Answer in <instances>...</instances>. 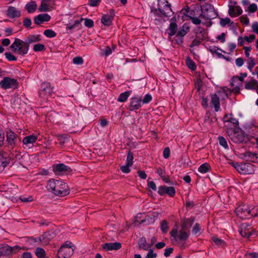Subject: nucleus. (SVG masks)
Segmentation results:
<instances>
[{
    "mask_svg": "<svg viewBox=\"0 0 258 258\" xmlns=\"http://www.w3.org/2000/svg\"><path fill=\"white\" fill-rule=\"evenodd\" d=\"M226 132L230 139L235 143H240L244 140L243 132L239 129L230 127L227 128Z\"/></svg>",
    "mask_w": 258,
    "mask_h": 258,
    "instance_id": "obj_4",
    "label": "nucleus"
},
{
    "mask_svg": "<svg viewBox=\"0 0 258 258\" xmlns=\"http://www.w3.org/2000/svg\"><path fill=\"white\" fill-rule=\"evenodd\" d=\"M83 20L84 19L83 18H81L79 20H75L73 24H71V23L68 24L66 26V29L71 30L78 27L80 24V22Z\"/></svg>",
    "mask_w": 258,
    "mask_h": 258,
    "instance_id": "obj_40",
    "label": "nucleus"
},
{
    "mask_svg": "<svg viewBox=\"0 0 258 258\" xmlns=\"http://www.w3.org/2000/svg\"><path fill=\"white\" fill-rule=\"evenodd\" d=\"M240 22L244 25H247L249 24V19L246 16H241L240 18Z\"/></svg>",
    "mask_w": 258,
    "mask_h": 258,
    "instance_id": "obj_62",
    "label": "nucleus"
},
{
    "mask_svg": "<svg viewBox=\"0 0 258 258\" xmlns=\"http://www.w3.org/2000/svg\"><path fill=\"white\" fill-rule=\"evenodd\" d=\"M160 228L163 233H166L167 232L169 227L167 221L164 220L161 222Z\"/></svg>",
    "mask_w": 258,
    "mask_h": 258,
    "instance_id": "obj_41",
    "label": "nucleus"
},
{
    "mask_svg": "<svg viewBox=\"0 0 258 258\" xmlns=\"http://www.w3.org/2000/svg\"><path fill=\"white\" fill-rule=\"evenodd\" d=\"M258 216V206L249 205V217Z\"/></svg>",
    "mask_w": 258,
    "mask_h": 258,
    "instance_id": "obj_33",
    "label": "nucleus"
},
{
    "mask_svg": "<svg viewBox=\"0 0 258 258\" xmlns=\"http://www.w3.org/2000/svg\"><path fill=\"white\" fill-rule=\"evenodd\" d=\"M246 258H258V253L249 252L247 253L245 255Z\"/></svg>",
    "mask_w": 258,
    "mask_h": 258,
    "instance_id": "obj_63",
    "label": "nucleus"
},
{
    "mask_svg": "<svg viewBox=\"0 0 258 258\" xmlns=\"http://www.w3.org/2000/svg\"><path fill=\"white\" fill-rule=\"evenodd\" d=\"M6 15L11 19L19 18L21 16V12L14 7L9 6L7 10Z\"/></svg>",
    "mask_w": 258,
    "mask_h": 258,
    "instance_id": "obj_19",
    "label": "nucleus"
},
{
    "mask_svg": "<svg viewBox=\"0 0 258 258\" xmlns=\"http://www.w3.org/2000/svg\"><path fill=\"white\" fill-rule=\"evenodd\" d=\"M25 9L29 13L35 12L37 9V5L34 1H31L25 6Z\"/></svg>",
    "mask_w": 258,
    "mask_h": 258,
    "instance_id": "obj_30",
    "label": "nucleus"
},
{
    "mask_svg": "<svg viewBox=\"0 0 258 258\" xmlns=\"http://www.w3.org/2000/svg\"><path fill=\"white\" fill-rule=\"evenodd\" d=\"M74 249L61 246L57 252L58 258H70L73 254Z\"/></svg>",
    "mask_w": 258,
    "mask_h": 258,
    "instance_id": "obj_15",
    "label": "nucleus"
},
{
    "mask_svg": "<svg viewBox=\"0 0 258 258\" xmlns=\"http://www.w3.org/2000/svg\"><path fill=\"white\" fill-rule=\"evenodd\" d=\"M134 156L131 151H129L126 158V163L128 165H132L133 164Z\"/></svg>",
    "mask_w": 258,
    "mask_h": 258,
    "instance_id": "obj_48",
    "label": "nucleus"
},
{
    "mask_svg": "<svg viewBox=\"0 0 258 258\" xmlns=\"http://www.w3.org/2000/svg\"><path fill=\"white\" fill-rule=\"evenodd\" d=\"M158 10L165 17H170L173 13L170 4L166 1H158Z\"/></svg>",
    "mask_w": 258,
    "mask_h": 258,
    "instance_id": "obj_6",
    "label": "nucleus"
},
{
    "mask_svg": "<svg viewBox=\"0 0 258 258\" xmlns=\"http://www.w3.org/2000/svg\"><path fill=\"white\" fill-rule=\"evenodd\" d=\"M71 171V168L63 163L57 164L55 165V167L53 168V171L55 174H57L64 171L70 172Z\"/></svg>",
    "mask_w": 258,
    "mask_h": 258,
    "instance_id": "obj_22",
    "label": "nucleus"
},
{
    "mask_svg": "<svg viewBox=\"0 0 258 258\" xmlns=\"http://www.w3.org/2000/svg\"><path fill=\"white\" fill-rule=\"evenodd\" d=\"M188 237L189 234L186 232V230L181 228L177 236V238L180 241H185Z\"/></svg>",
    "mask_w": 258,
    "mask_h": 258,
    "instance_id": "obj_31",
    "label": "nucleus"
},
{
    "mask_svg": "<svg viewBox=\"0 0 258 258\" xmlns=\"http://www.w3.org/2000/svg\"><path fill=\"white\" fill-rule=\"evenodd\" d=\"M104 54L106 56H108L112 53V49L109 46H106L103 49H102Z\"/></svg>",
    "mask_w": 258,
    "mask_h": 258,
    "instance_id": "obj_54",
    "label": "nucleus"
},
{
    "mask_svg": "<svg viewBox=\"0 0 258 258\" xmlns=\"http://www.w3.org/2000/svg\"><path fill=\"white\" fill-rule=\"evenodd\" d=\"M212 239V245L216 247H223L226 245L225 242L216 236H213Z\"/></svg>",
    "mask_w": 258,
    "mask_h": 258,
    "instance_id": "obj_26",
    "label": "nucleus"
},
{
    "mask_svg": "<svg viewBox=\"0 0 258 258\" xmlns=\"http://www.w3.org/2000/svg\"><path fill=\"white\" fill-rule=\"evenodd\" d=\"M55 233L52 231L45 232L43 235L39 236V240L41 241V244L47 245L49 241L54 238Z\"/></svg>",
    "mask_w": 258,
    "mask_h": 258,
    "instance_id": "obj_16",
    "label": "nucleus"
},
{
    "mask_svg": "<svg viewBox=\"0 0 258 258\" xmlns=\"http://www.w3.org/2000/svg\"><path fill=\"white\" fill-rule=\"evenodd\" d=\"M83 62V59L81 56H76L73 59V62L76 64H82Z\"/></svg>",
    "mask_w": 258,
    "mask_h": 258,
    "instance_id": "obj_50",
    "label": "nucleus"
},
{
    "mask_svg": "<svg viewBox=\"0 0 258 258\" xmlns=\"http://www.w3.org/2000/svg\"><path fill=\"white\" fill-rule=\"evenodd\" d=\"M194 220L195 219L193 217L184 219L181 222V228L185 230H188L193 224Z\"/></svg>",
    "mask_w": 258,
    "mask_h": 258,
    "instance_id": "obj_23",
    "label": "nucleus"
},
{
    "mask_svg": "<svg viewBox=\"0 0 258 258\" xmlns=\"http://www.w3.org/2000/svg\"><path fill=\"white\" fill-rule=\"evenodd\" d=\"M45 46L42 44H36L33 46V50L35 52L41 51L44 50Z\"/></svg>",
    "mask_w": 258,
    "mask_h": 258,
    "instance_id": "obj_45",
    "label": "nucleus"
},
{
    "mask_svg": "<svg viewBox=\"0 0 258 258\" xmlns=\"http://www.w3.org/2000/svg\"><path fill=\"white\" fill-rule=\"evenodd\" d=\"M236 170L242 174H252L254 173V166L249 163H236L235 166Z\"/></svg>",
    "mask_w": 258,
    "mask_h": 258,
    "instance_id": "obj_5",
    "label": "nucleus"
},
{
    "mask_svg": "<svg viewBox=\"0 0 258 258\" xmlns=\"http://www.w3.org/2000/svg\"><path fill=\"white\" fill-rule=\"evenodd\" d=\"M231 86L232 87L231 91L238 93L239 92L240 87L242 85V82L239 80L238 77H234L231 79ZM229 93L231 92L229 90Z\"/></svg>",
    "mask_w": 258,
    "mask_h": 258,
    "instance_id": "obj_18",
    "label": "nucleus"
},
{
    "mask_svg": "<svg viewBox=\"0 0 258 258\" xmlns=\"http://www.w3.org/2000/svg\"><path fill=\"white\" fill-rule=\"evenodd\" d=\"M131 166V165H128V164L126 163L125 165L121 166L120 167V170L123 173H128L131 171L129 168V167Z\"/></svg>",
    "mask_w": 258,
    "mask_h": 258,
    "instance_id": "obj_56",
    "label": "nucleus"
},
{
    "mask_svg": "<svg viewBox=\"0 0 258 258\" xmlns=\"http://www.w3.org/2000/svg\"><path fill=\"white\" fill-rule=\"evenodd\" d=\"M201 228L199 223H196L193 227L192 229V232L194 234L196 235L198 233H200Z\"/></svg>",
    "mask_w": 258,
    "mask_h": 258,
    "instance_id": "obj_53",
    "label": "nucleus"
},
{
    "mask_svg": "<svg viewBox=\"0 0 258 258\" xmlns=\"http://www.w3.org/2000/svg\"><path fill=\"white\" fill-rule=\"evenodd\" d=\"M166 186H160L158 187V193L160 196H163L166 194Z\"/></svg>",
    "mask_w": 258,
    "mask_h": 258,
    "instance_id": "obj_60",
    "label": "nucleus"
},
{
    "mask_svg": "<svg viewBox=\"0 0 258 258\" xmlns=\"http://www.w3.org/2000/svg\"><path fill=\"white\" fill-rule=\"evenodd\" d=\"M170 151L168 147H166L163 150V157L165 159H168L170 156Z\"/></svg>",
    "mask_w": 258,
    "mask_h": 258,
    "instance_id": "obj_59",
    "label": "nucleus"
},
{
    "mask_svg": "<svg viewBox=\"0 0 258 258\" xmlns=\"http://www.w3.org/2000/svg\"><path fill=\"white\" fill-rule=\"evenodd\" d=\"M17 135L13 132L11 130H9L6 132V141L8 143V147H13L16 144Z\"/></svg>",
    "mask_w": 258,
    "mask_h": 258,
    "instance_id": "obj_13",
    "label": "nucleus"
},
{
    "mask_svg": "<svg viewBox=\"0 0 258 258\" xmlns=\"http://www.w3.org/2000/svg\"><path fill=\"white\" fill-rule=\"evenodd\" d=\"M85 25L88 28H92L94 26V22L92 20L90 19H85Z\"/></svg>",
    "mask_w": 258,
    "mask_h": 258,
    "instance_id": "obj_55",
    "label": "nucleus"
},
{
    "mask_svg": "<svg viewBox=\"0 0 258 258\" xmlns=\"http://www.w3.org/2000/svg\"><path fill=\"white\" fill-rule=\"evenodd\" d=\"M147 255H148V257H149L150 258H156L157 256L156 253H154L153 250L150 248L148 250Z\"/></svg>",
    "mask_w": 258,
    "mask_h": 258,
    "instance_id": "obj_61",
    "label": "nucleus"
},
{
    "mask_svg": "<svg viewBox=\"0 0 258 258\" xmlns=\"http://www.w3.org/2000/svg\"><path fill=\"white\" fill-rule=\"evenodd\" d=\"M12 247L8 245L0 247V258H5V257L7 258L12 254Z\"/></svg>",
    "mask_w": 258,
    "mask_h": 258,
    "instance_id": "obj_21",
    "label": "nucleus"
},
{
    "mask_svg": "<svg viewBox=\"0 0 258 258\" xmlns=\"http://www.w3.org/2000/svg\"><path fill=\"white\" fill-rule=\"evenodd\" d=\"M239 233L242 236L245 237H249L255 235L253 228L246 223L241 224L239 229Z\"/></svg>",
    "mask_w": 258,
    "mask_h": 258,
    "instance_id": "obj_9",
    "label": "nucleus"
},
{
    "mask_svg": "<svg viewBox=\"0 0 258 258\" xmlns=\"http://www.w3.org/2000/svg\"><path fill=\"white\" fill-rule=\"evenodd\" d=\"M187 31H186L184 29V26H183L181 28H180V29H179V30L177 32V35L183 37L184 36H185L187 34Z\"/></svg>",
    "mask_w": 258,
    "mask_h": 258,
    "instance_id": "obj_52",
    "label": "nucleus"
},
{
    "mask_svg": "<svg viewBox=\"0 0 258 258\" xmlns=\"http://www.w3.org/2000/svg\"><path fill=\"white\" fill-rule=\"evenodd\" d=\"M27 241L30 244L34 245H39L40 243H41V241H40V240H39V237H28Z\"/></svg>",
    "mask_w": 258,
    "mask_h": 258,
    "instance_id": "obj_34",
    "label": "nucleus"
},
{
    "mask_svg": "<svg viewBox=\"0 0 258 258\" xmlns=\"http://www.w3.org/2000/svg\"><path fill=\"white\" fill-rule=\"evenodd\" d=\"M44 34L47 37L52 38L56 36V33L54 31L51 29H47L44 31Z\"/></svg>",
    "mask_w": 258,
    "mask_h": 258,
    "instance_id": "obj_47",
    "label": "nucleus"
},
{
    "mask_svg": "<svg viewBox=\"0 0 258 258\" xmlns=\"http://www.w3.org/2000/svg\"><path fill=\"white\" fill-rule=\"evenodd\" d=\"M199 1L201 2V8L202 13L200 16L205 19L209 20L210 15L209 11L210 9V4H209L208 0Z\"/></svg>",
    "mask_w": 258,
    "mask_h": 258,
    "instance_id": "obj_10",
    "label": "nucleus"
},
{
    "mask_svg": "<svg viewBox=\"0 0 258 258\" xmlns=\"http://www.w3.org/2000/svg\"><path fill=\"white\" fill-rule=\"evenodd\" d=\"M209 165L207 163L202 164L198 168V171L201 173L204 174L209 171Z\"/></svg>",
    "mask_w": 258,
    "mask_h": 258,
    "instance_id": "obj_36",
    "label": "nucleus"
},
{
    "mask_svg": "<svg viewBox=\"0 0 258 258\" xmlns=\"http://www.w3.org/2000/svg\"><path fill=\"white\" fill-rule=\"evenodd\" d=\"M248 58V59L247 62L248 64L247 68L250 71H251L252 69L255 64V60L254 58L252 57H249Z\"/></svg>",
    "mask_w": 258,
    "mask_h": 258,
    "instance_id": "obj_42",
    "label": "nucleus"
},
{
    "mask_svg": "<svg viewBox=\"0 0 258 258\" xmlns=\"http://www.w3.org/2000/svg\"><path fill=\"white\" fill-rule=\"evenodd\" d=\"M257 5L255 4H252L249 5L246 11L250 13H254L257 10Z\"/></svg>",
    "mask_w": 258,
    "mask_h": 258,
    "instance_id": "obj_57",
    "label": "nucleus"
},
{
    "mask_svg": "<svg viewBox=\"0 0 258 258\" xmlns=\"http://www.w3.org/2000/svg\"><path fill=\"white\" fill-rule=\"evenodd\" d=\"M53 92V88L51 87L49 82H44L41 84V89L39 90V94L40 97L44 95H50Z\"/></svg>",
    "mask_w": 258,
    "mask_h": 258,
    "instance_id": "obj_14",
    "label": "nucleus"
},
{
    "mask_svg": "<svg viewBox=\"0 0 258 258\" xmlns=\"http://www.w3.org/2000/svg\"><path fill=\"white\" fill-rule=\"evenodd\" d=\"M186 64L187 67L191 70L192 71H195L196 70L197 66L195 62L191 60L189 57H187L186 59Z\"/></svg>",
    "mask_w": 258,
    "mask_h": 258,
    "instance_id": "obj_39",
    "label": "nucleus"
},
{
    "mask_svg": "<svg viewBox=\"0 0 258 258\" xmlns=\"http://www.w3.org/2000/svg\"><path fill=\"white\" fill-rule=\"evenodd\" d=\"M229 89L226 87H220L211 98V108H214L215 111H220V100L227 97L229 94Z\"/></svg>",
    "mask_w": 258,
    "mask_h": 258,
    "instance_id": "obj_3",
    "label": "nucleus"
},
{
    "mask_svg": "<svg viewBox=\"0 0 258 258\" xmlns=\"http://www.w3.org/2000/svg\"><path fill=\"white\" fill-rule=\"evenodd\" d=\"M242 13V9L237 5V3L234 2L229 6L228 14L231 17H236Z\"/></svg>",
    "mask_w": 258,
    "mask_h": 258,
    "instance_id": "obj_12",
    "label": "nucleus"
},
{
    "mask_svg": "<svg viewBox=\"0 0 258 258\" xmlns=\"http://www.w3.org/2000/svg\"><path fill=\"white\" fill-rule=\"evenodd\" d=\"M251 28L254 32L258 34V23L257 22H255L252 24Z\"/></svg>",
    "mask_w": 258,
    "mask_h": 258,
    "instance_id": "obj_64",
    "label": "nucleus"
},
{
    "mask_svg": "<svg viewBox=\"0 0 258 258\" xmlns=\"http://www.w3.org/2000/svg\"><path fill=\"white\" fill-rule=\"evenodd\" d=\"M41 40L40 35H29L25 41L16 38L10 46V48L15 52L24 55L28 53L30 44L39 42Z\"/></svg>",
    "mask_w": 258,
    "mask_h": 258,
    "instance_id": "obj_1",
    "label": "nucleus"
},
{
    "mask_svg": "<svg viewBox=\"0 0 258 258\" xmlns=\"http://www.w3.org/2000/svg\"><path fill=\"white\" fill-rule=\"evenodd\" d=\"M113 19L112 15H103L101 18V22L106 26H110L112 25Z\"/></svg>",
    "mask_w": 258,
    "mask_h": 258,
    "instance_id": "obj_25",
    "label": "nucleus"
},
{
    "mask_svg": "<svg viewBox=\"0 0 258 258\" xmlns=\"http://www.w3.org/2000/svg\"><path fill=\"white\" fill-rule=\"evenodd\" d=\"M142 105L141 97L136 96L130 99L128 110L131 111L138 110L141 107Z\"/></svg>",
    "mask_w": 258,
    "mask_h": 258,
    "instance_id": "obj_11",
    "label": "nucleus"
},
{
    "mask_svg": "<svg viewBox=\"0 0 258 258\" xmlns=\"http://www.w3.org/2000/svg\"><path fill=\"white\" fill-rule=\"evenodd\" d=\"M235 213L241 219L248 218L249 217V205H242L235 209Z\"/></svg>",
    "mask_w": 258,
    "mask_h": 258,
    "instance_id": "obj_8",
    "label": "nucleus"
},
{
    "mask_svg": "<svg viewBox=\"0 0 258 258\" xmlns=\"http://www.w3.org/2000/svg\"><path fill=\"white\" fill-rule=\"evenodd\" d=\"M177 30V25L175 22H171L168 29H167L169 36L171 37L174 35Z\"/></svg>",
    "mask_w": 258,
    "mask_h": 258,
    "instance_id": "obj_29",
    "label": "nucleus"
},
{
    "mask_svg": "<svg viewBox=\"0 0 258 258\" xmlns=\"http://www.w3.org/2000/svg\"><path fill=\"white\" fill-rule=\"evenodd\" d=\"M50 18V16L48 14H40L34 17V21L36 24L40 25L44 22L49 21Z\"/></svg>",
    "mask_w": 258,
    "mask_h": 258,
    "instance_id": "obj_20",
    "label": "nucleus"
},
{
    "mask_svg": "<svg viewBox=\"0 0 258 258\" xmlns=\"http://www.w3.org/2000/svg\"><path fill=\"white\" fill-rule=\"evenodd\" d=\"M35 253L38 258H44L46 256L45 250L41 247H37Z\"/></svg>",
    "mask_w": 258,
    "mask_h": 258,
    "instance_id": "obj_37",
    "label": "nucleus"
},
{
    "mask_svg": "<svg viewBox=\"0 0 258 258\" xmlns=\"http://www.w3.org/2000/svg\"><path fill=\"white\" fill-rule=\"evenodd\" d=\"M102 247L105 251L116 250L121 247V244L119 242L105 243L102 245Z\"/></svg>",
    "mask_w": 258,
    "mask_h": 258,
    "instance_id": "obj_17",
    "label": "nucleus"
},
{
    "mask_svg": "<svg viewBox=\"0 0 258 258\" xmlns=\"http://www.w3.org/2000/svg\"><path fill=\"white\" fill-rule=\"evenodd\" d=\"M5 55L9 61H16L17 60V57L11 52H5Z\"/></svg>",
    "mask_w": 258,
    "mask_h": 258,
    "instance_id": "obj_49",
    "label": "nucleus"
},
{
    "mask_svg": "<svg viewBox=\"0 0 258 258\" xmlns=\"http://www.w3.org/2000/svg\"><path fill=\"white\" fill-rule=\"evenodd\" d=\"M37 139V137L34 135H30L26 136L23 139L22 142L24 145L29 147L30 144L34 143Z\"/></svg>",
    "mask_w": 258,
    "mask_h": 258,
    "instance_id": "obj_24",
    "label": "nucleus"
},
{
    "mask_svg": "<svg viewBox=\"0 0 258 258\" xmlns=\"http://www.w3.org/2000/svg\"><path fill=\"white\" fill-rule=\"evenodd\" d=\"M138 245L139 248L144 249L145 250H148L151 247L149 243H147L146 239L144 237L140 238L138 242Z\"/></svg>",
    "mask_w": 258,
    "mask_h": 258,
    "instance_id": "obj_28",
    "label": "nucleus"
},
{
    "mask_svg": "<svg viewBox=\"0 0 258 258\" xmlns=\"http://www.w3.org/2000/svg\"><path fill=\"white\" fill-rule=\"evenodd\" d=\"M130 95V92L128 91L122 93L119 95L117 101L120 102H124L127 99Z\"/></svg>",
    "mask_w": 258,
    "mask_h": 258,
    "instance_id": "obj_35",
    "label": "nucleus"
},
{
    "mask_svg": "<svg viewBox=\"0 0 258 258\" xmlns=\"http://www.w3.org/2000/svg\"><path fill=\"white\" fill-rule=\"evenodd\" d=\"M152 99V96L149 94H147L145 95V96L144 97L143 99L141 98V102H142V104H148L150 102H151Z\"/></svg>",
    "mask_w": 258,
    "mask_h": 258,
    "instance_id": "obj_46",
    "label": "nucleus"
},
{
    "mask_svg": "<svg viewBox=\"0 0 258 258\" xmlns=\"http://www.w3.org/2000/svg\"><path fill=\"white\" fill-rule=\"evenodd\" d=\"M18 82L16 79L10 77H5L0 82L1 87L5 89L9 88L16 89L18 88Z\"/></svg>",
    "mask_w": 258,
    "mask_h": 258,
    "instance_id": "obj_7",
    "label": "nucleus"
},
{
    "mask_svg": "<svg viewBox=\"0 0 258 258\" xmlns=\"http://www.w3.org/2000/svg\"><path fill=\"white\" fill-rule=\"evenodd\" d=\"M230 18L226 17L224 19L221 18L220 21V24L222 27H225L227 24L230 23Z\"/></svg>",
    "mask_w": 258,
    "mask_h": 258,
    "instance_id": "obj_51",
    "label": "nucleus"
},
{
    "mask_svg": "<svg viewBox=\"0 0 258 258\" xmlns=\"http://www.w3.org/2000/svg\"><path fill=\"white\" fill-rule=\"evenodd\" d=\"M47 188L49 191L59 197H64L69 194L68 185L59 180L50 179L48 181Z\"/></svg>",
    "mask_w": 258,
    "mask_h": 258,
    "instance_id": "obj_2",
    "label": "nucleus"
},
{
    "mask_svg": "<svg viewBox=\"0 0 258 258\" xmlns=\"http://www.w3.org/2000/svg\"><path fill=\"white\" fill-rule=\"evenodd\" d=\"M258 82L255 80H252L247 82L245 85V88L246 89H254L255 87L257 86Z\"/></svg>",
    "mask_w": 258,
    "mask_h": 258,
    "instance_id": "obj_38",
    "label": "nucleus"
},
{
    "mask_svg": "<svg viewBox=\"0 0 258 258\" xmlns=\"http://www.w3.org/2000/svg\"><path fill=\"white\" fill-rule=\"evenodd\" d=\"M237 122L238 121L234 118H231L230 120H226L224 122L225 126L228 127V128L230 127L235 128Z\"/></svg>",
    "mask_w": 258,
    "mask_h": 258,
    "instance_id": "obj_32",
    "label": "nucleus"
},
{
    "mask_svg": "<svg viewBox=\"0 0 258 258\" xmlns=\"http://www.w3.org/2000/svg\"><path fill=\"white\" fill-rule=\"evenodd\" d=\"M218 141H219V143L221 146H222L225 149L228 148V145L226 139L224 137H223L222 136H219L218 137Z\"/></svg>",
    "mask_w": 258,
    "mask_h": 258,
    "instance_id": "obj_44",
    "label": "nucleus"
},
{
    "mask_svg": "<svg viewBox=\"0 0 258 258\" xmlns=\"http://www.w3.org/2000/svg\"><path fill=\"white\" fill-rule=\"evenodd\" d=\"M31 23V20L28 18H25L23 21V25L26 28L30 27Z\"/></svg>",
    "mask_w": 258,
    "mask_h": 258,
    "instance_id": "obj_58",
    "label": "nucleus"
},
{
    "mask_svg": "<svg viewBox=\"0 0 258 258\" xmlns=\"http://www.w3.org/2000/svg\"><path fill=\"white\" fill-rule=\"evenodd\" d=\"M52 0H41V5L39 8L40 12H48L50 10L49 2Z\"/></svg>",
    "mask_w": 258,
    "mask_h": 258,
    "instance_id": "obj_27",
    "label": "nucleus"
},
{
    "mask_svg": "<svg viewBox=\"0 0 258 258\" xmlns=\"http://www.w3.org/2000/svg\"><path fill=\"white\" fill-rule=\"evenodd\" d=\"M166 194H168L171 197H173L175 195V190L174 187L172 186H166Z\"/></svg>",
    "mask_w": 258,
    "mask_h": 258,
    "instance_id": "obj_43",
    "label": "nucleus"
}]
</instances>
